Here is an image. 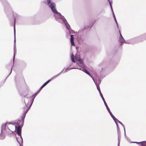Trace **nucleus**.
<instances>
[{"instance_id":"1","label":"nucleus","mask_w":146,"mask_h":146,"mask_svg":"<svg viewBox=\"0 0 146 146\" xmlns=\"http://www.w3.org/2000/svg\"><path fill=\"white\" fill-rule=\"evenodd\" d=\"M45 3L51 9L56 21L62 24L64 23L67 29L69 30L70 34L74 33V31L70 30V26L65 17L57 11L55 4L54 2H51V0H47L45 2Z\"/></svg>"},{"instance_id":"2","label":"nucleus","mask_w":146,"mask_h":146,"mask_svg":"<svg viewBox=\"0 0 146 146\" xmlns=\"http://www.w3.org/2000/svg\"><path fill=\"white\" fill-rule=\"evenodd\" d=\"M20 123L21 121L20 120H19L17 121V124L18 125V127H17L16 125H15V128L16 130L17 133L18 135L20 136V139L22 142L23 138L21 136V128L23 125V124H21L20 125V124H19V123Z\"/></svg>"},{"instance_id":"3","label":"nucleus","mask_w":146,"mask_h":146,"mask_svg":"<svg viewBox=\"0 0 146 146\" xmlns=\"http://www.w3.org/2000/svg\"><path fill=\"white\" fill-rule=\"evenodd\" d=\"M29 101L28 103L26 104V102L25 101V106L24 107V111H23V115L21 119L22 120H23V121L21 122V124H23V123L24 121V119L26 115L28 112L29 109L30 108H29V107L28 108V105L29 104Z\"/></svg>"},{"instance_id":"4","label":"nucleus","mask_w":146,"mask_h":146,"mask_svg":"<svg viewBox=\"0 0 146 146\" xmlns=\"http://www.w3.org/2000/svg\"><path fill=\"white\" fill-rule=\"evenodd\" d=\"M14 43L15 42V22L17 18L18 17V15L16 13H15L14 14Z\"/></svg>"},{"instance_id":"5","label":"nucleus","mask_w":146,"mask_h":146,"mask_svg":"<svg viewBox=\"0 0 146 146\" xmlns=\"http://www.w3.org/2000/svg\"><path fill=\"white\" fill-rule=\"evenodd\" d=\"M119 33L120 34L119 41L120 42L121 45H122L124 42L125 43H127V42L125 41V40L121 35L120 31H119Z\"/></svg>"},{"instance_id":"6","label":"nucleus","mask_w":146,"mask_h":146,"mask_svg":"<svg viewBox=\"0 0 146 146\" xmlns=\"http://www.w3.org/2000/svg\"><path fill=\"white\" fill-rule=\"evenodd\" d=\"M101 97L102 99V100H103V101L104 102V104L105 106H106V107L107 110H108V111L109 112V113H110V112H111L109 108V107H108L104 99V98L103 97V95L102 94H101Z\"/></svg>"},{"instance_id":"7","label":"nucleus","mask_w":146,"mask_h":146,"mask_svg":"<svg viewBox=\"0 0 146 146\" xmlns=\"http://www.w3.org/2000/svg\"><path fill=\"white\" fill-rule=\"evenodd\" d=\"M36 96V95H35V94H34L32 96V97H31V98L32 97L33 98L32 99H31V100L30 99V102H31L30 104V105L29 106V108H30L31 107V106L33 102L34 98Z\"/></svg>"},{"instance_id":"8","label":"nucleus","mask_w":146,"mask_h":146,"mask_svg":"<svg viewBox=\"0 0 146 146\" xmlns=\"http://www.w3.org/2000/svg\"><path fill=\"white\" fill-rule=\"evenodd\" d=\"M73 36L74 35H70V42L72 45L75 46V44L74 41V38L73 37Z\"/></svg>"},{"instance_id":"9","label":"nucleus","mask_w":146,"mask_h":146,"mask_svg":"<svg viewBox=\"0 0 146 146\" xmlns=\"http://www.w3.org/2000/svg\"><path fill=\"white\" fill-rule=\"evenodd\" d=\"M108 1L109 2V3H110V7H111V11H112V13H113V17H114V18L115 21V23L117 22V20H116V18L115 17V15H114V12H113V9H112V6H111V2H110V0H108Z\"/></svg>"},{"instance_id":"10","label":"nucleus","mask_w":146,"mask_h":146,"mask_svg":"<svg viewBox=\"0 0 146 146\" xmlns=\"http://www.w3.org/2000/svg\"><path fill=\"white\" fill-rule=\"evenodd\" d=\"M50 82V81H48V80L47 82H45L43 85L41 87L39 91H40L45 86H46L48 83Z\"/></svg>"},{"instance_id":"11","label":"nucleus","mask_w":146,"mask_h":146,"mask_svg":"<svg viewBox=\"0 0 146 146\" xmlns=\"http://www.w3.org/2000/svg\"><path fill=\"white\" fill-rule=\"evenodd\" d=\"M109 113L114 121H118V120L115 117V116L113 115L112 114L111 112H110V113Z\"/></svg>"},{"instance_id":"12","label":"nucleus","mask_w":146,"mask_h":146,"mask_svg":"<svg viewBox=\"0 0 146 146\" xmlns=\"http://www.w3.org/2000/svg\"><path fill=\"white\" fill-rule=\"evenodd\" d=\"M60 75V74H58L57 75L52 77L48 81H50V82L55 78L57 77Z\"/></svg>"},{"instance_id":"13","label":"nucleus","mask_w":146,"mask_h":146,"mask_svg":"<svg viewBox=\"0 0 146 146\" xmlns=\"http://www.w3.org/2000/svg\"><path fill=\"white\" fill-rule=\"evenodd\" d=\"M76 68H69V67H68L66 70H65L63 72V73H65V72H68V71L69 70H71V69H76Z\"/></svg>"},{"instance_id":"14","label":"nucleus","mask_w":146,"mask_h":146,"mask_svg":"<svg viewBox=\"0 0 146 146\" xmlns=\"http://www.w3.org/2000/svg\"><path fill=\"white\" fill-rule=\"evenodd\" d=\"M141 145L142 146H146V141H143L141 142Z\"/></svg>"},{"instance_id":"15","label":"nucleus","mask_w":146,"mask_h":146,"mask_svg":"<svg viewBox=\"0 0 146 146\" xmlns=\"http://www.w3.org/2000/svg\"><path fill=\"white\" fill-rule=\"evenodd\" d=\"M78 69H80V70H82L84 72H85L86 73H87V72H88V71L86 69L84 68H78Z\"/></svg>"},{"instance_id":"16","label":"nucleus","mask_w":146,"mask_h":146,"mask_svg":"<svg viewBox=\"0 0 146 146\" xmlns=\"http://www.w3.org/2000/svg\"><path fill=\"white\" fill-rule=\"evenodd\" d=\"M71 60L72 61V62H75V61L74 60V55L73 54H71Z\"/></svg>"},{"instance_id":"17","label":"nucleus","mask_w":146,"mask_h":146,"mask_svg":"<svg viewBox=\"0 0 146 146\" xmlns=\"http://www.w3.org/2000/svg\"><path fill=\"white\" fill-rule=\"evenodd\" d=\"M16 139L18 142L20 144V146H21L20 143L21 142L22 143H23V141L22 142L21 141V140L20 139V137L16 138Z\"/></svg>"},{"instance_id":"18","label":"nucleus","mask_w":146,"mask_h":146,"mask_svg":"<svg viewBox=\"0 0 146 146\" xmlns=\"http://www.w3.org/2000/svg\"><path fill=\"white\" fill-rule=\"evenodd\" d=\"M94 83H95V84H96V86L97 89L99 91V93L100 94V95L101 96V94H102V93H101V91H100V87H98V86L96 85V83L95 82H94Z\"/></svg>"},{"instance_id":"19","label":"nucleus","mask_w":146,"mask_h":146,"mask_svg":"<svg viewBox=\"0 0 146 146\" xmlns=\"http://www.w3.org/2000/svg\"><path fill=\"white\" fill-rule=\"evenodd\" d=\"M118 122L121 125H122V126L123 127V128H124V132H125V136H126V134H125V128H124V125H123V124L121 123V122L120 121H119V120H118Z\"/></svg>"},{"instance_id":"20","label":"nucleus","mask_w":146,"mask_h":146,"mask_svg":"<svg viewBox=\"0 0 146 146\" xmlns=\"http://www.w3.org/2000/svg\"><path fill=\"white\" fill-rule=\"evenodd\" d=\"M8 123H6L5 125H4V124H3L2 126V127H1V128H2V129H1V133H2V129H4V128H5V126H6V125Z\"/></svg>"},{"instance_id":"21","label":"nucleus","mask_w":146,"mask_h":146,"mask_svg":"<svg viewBox=\"0 0 146 146\" xmlns=\"http://www.w3.org/2000/svg\"><path fill=\"white\" fill-rule=\"evenodd\" d=\"M86 74H88V75H89V76H90L92 78V79L94 81V82H95V81L94 80L93 78V77L90 74V73L88 72V71L87 72V73H86Z\"/></svg>"},{"instance_id":"22","label":"nucleus","mask_w":146,"mask_h":146,"mask_svg":"<svg viewBox=\"0 0 146 146\" xmlns=\"http://www.w3.org/2000/svg\"><path fill=\"white\" fill-rule=\"evenodd\" d=\"M86 74H88V75H89V76H90L92 78V79L94 81V82H95V81L94 80L93 78V77L90 74V73L88 72V71L87 72V73H86Z\"/></svg>"},{"instance_id":"23","label":"nucleus","mask_w":146,"mask_h":146,"mask_svg":"<svg viewBox=\"0 0 146 146\" xmlns=\"http://www.w3.org/2000/svg\"><path fill=\"white\" fill-rule=\"evenodd\" d=\"M118 146H119V143H120V140L119 139V133H118Z\"/></svg>"},{"instance_id":"24","label":"nucleus","mask_w":146,"mask_h":146,"mask_svg":"<svg viewBox=\"0 0 146 146\" xmlns=\"http://www.w3.org/2000/svg\"><path fill=\"white\" fill-rule=\"evenodd\" d=\"M141 142H131V143H136L137 144L140 143L141 144Z\"/></svg>"},{"instance_id":"25","label":"nucleus","mask_w":146,"mask_h":146,"mask_svg":"<svg viewBox=\"0 0 146 146\" xmlns=\"http://www.w3.org/2000/svg\"><path fill=\"white\" fill-rule=\"evenodd\" d=\"M78 61H79V62H80V64H81V63H82V61L80 59H79L78 60Z\"/></svg>"},{"instance_id":"26","label":"nucleus","mask_w":146,"mask_h":146,"mask_svg":"<svg viewBox=\"0 0 146 146\" xmlns=\"http://www.w3.org/2000/svg\"><path fill=\"white\" fill-rule=\"evenodd\" d=\"M101 80L99 79H98V83L99 84H100L101 83Z\"/></svg>"},{"instance_id":"27","label":"nucleus","mask_w":146,"mask_h":146,"mask_svg":"<svg viewBox=\"0 0 146 146\" xmlns=\"http://www.w3.org/2000/svg\"><path fill=\"white\" fill-rule=\"evenodd\" d=\"M116 24L117 29H119V26H118V24L116 22Z\"/></svg>"},{"instance_id":"28","label":"nucleus","mask_w":146,"mask_h":146,"mask_svg":"<svg viewBox=\"0 0 146 146\" xmlns=\"http://www.w3.org/2000/svg\"><path fill=\"white\" fill-rule=\"evenodd\" d=\"M78 39H79L80 40H81V41H83L84 40V39L82 38H78Z\"/></svg>"},{"instance_id":"29","label":"nucleus","mask_w":146,"mask_h":146,"mask_svg":"<svg viewBox=\"0 0 146 146\" xmlns=\"http://www.w3.org/2000/svg\"><path fill=\"white\" fill-rule=\"evenodd\" d=\"M40 91H39V90L35 94V95H36V96L37 95V94L40 92Z\"/></svg>"},{"instance_id":"30","label":"nucleus","mask_w":146,"mask_h":146,"mask_svg":"<svg viewBox=\"0 0 146 146\" xmlns=\"http://www.w3.org/2000/svg\"><path fill=\"white\" fill-rule=\"evenodd\" d=\"M12 67H11V72H10V73L9 74V75L7 76V78L8 77V76L10 74H11V72H12Z\"/></svg>"},{"instance_id":"31","label":"nucleus","mask_w":146,"mask_h":146,"mask_svg":"<svg viewBox=\"0 0 146 146\" xmlns=\"http://www.w3.org/2000/svg\"><path fill=\"white\" fill-rule=\"evenodd\" d=\"M64 69L61 71V72H60L58 74H60H60L64 70Z\"/></svg>"},{"instance_id":"32","label":"nucleus","mask_w":146,"mask_h":146,"mask_svg":"<svg viewBox=\"0 0 146 146\" xmlns=\"http://www.w3.org/2000/svg\"><path fill=\"white\" fill-rule=\"evenodd\" d=\"M15 43H14V53H15Z\"/></svg>"},{"instance_id":"33","label":"nucleus","mask_w":146,"mask_h":146,"mask_svg":"<svg viewBox=\"0 0 146 146\" xmlns=\"http://www.w3.org/2000/svg\"><path fill=\"white\" fill-rule=\"evenodd\" d=\"M116 125V126H117V129H118V125L117 124Z\"/></svg>"},{"instance_id":"34","label":"nucleus","mask_w":146,"mask_h":146,"mask_svg":"<svg viewBox=\"0 0 146 146\" xmlns=\"http://www.w3.org/2000/svg\"><path fill=\"white\" fill-rule=\"evenodd\" d=\"M5 138V136H4V137L3 138H1L0 139H4Z\"/></svg>"},{"instance_id":"35","label":"nucleus","mask_w":146,"mask_h":146,"mask_svg":"<svg viewBox=\"0 0 146 146\" xmlns=\"http://www.w3.org/2000/svg\"><path fill=\"white\" fill-rule=\"evenodd\" d=\"M30 98H31L30 97V98H26V99H27V100L29 101V99Z\"/></svg>"},{"instance_id":"36","label":"nucleus","mask_w":146,"mask_h":146,"mask_svg":"<svg viewBox=\"0 0 146 146\" xmlns=\"http://www.w3.org/2000/svg\"><path fill=\"white\" fill-rule=\"evenodd\" d=\"M114 122H115V124H116V125L117 124V121H114Z\"/></svg>"},{"instance_id":"37","label":"nucleus","mask_w":146,"mask_h":146,"mask_svg":"<svg viewBox=\"0 0 146 146\" xmlns=\"http://www.w3.org/2000/svg\"><path fill=\"white\" fill-rule=\"evenodd\" d=\"M14 59H15V55H14L13 58V61H14Z\"/></svg>"},{"instance_id":"38","label":"nucleus","mask_w":146,"mask_h":146,"mask_svg":"<svg viewBox=\"0 0 146 146\" xmlns=\"http://www.w3.org/2000/svg\"><path fill=\"white\" fill-rule=\"evenodd\" d=\"M9 123V124H12V123Z\"/></svg>"},{"instance_id":"39","label":"nucleus","mask_w":146,"mask_h":146,"mask_svg":"<svg viewBox=\"0 0 146 146\" xmlns=\"http://www.w3.org/2000/svg\"><path fill=\"white\" fill-rule=\"evenodd\" d=\"M71 64H70V65H71Z\"/></svg>"},{"instance_id":"40","label":"nucleus","mask_w":146,"mask_h":146,"mask_svg":"<svg viewBox=\"0 0 146 146\" xmlns=\"http://www.w3.org/2000/svg\"><path fill=\"white\" fill-rule=\"evenodd\" d=\"M1 134H0V135H1Z\"/></svg>"}]
</instances>
